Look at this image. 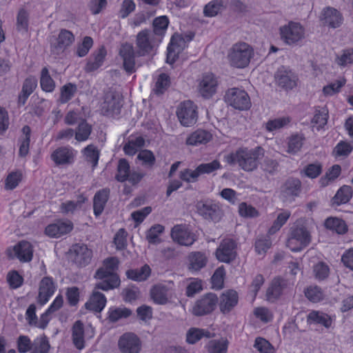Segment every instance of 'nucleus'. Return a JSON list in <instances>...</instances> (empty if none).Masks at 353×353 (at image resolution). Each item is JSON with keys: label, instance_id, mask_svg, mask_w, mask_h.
Wrapping results in <instances>:
<instances>
[{"label": "nucleus", "instance_id": "nucleus-1", "mask_svg": "<svg viewBox=\"0 0 353 353\" xmlns=\"http://www.w3.org/2000/svg\"><path fill=\"white\" fill-rule=\"evenodd\" d=\"M264 156V150L261 146L254 148L241 147L224 157V161L229 165L237 164L245 172L257 169L260 161Z\"/></svg>", "mask_w": 353, "mask_h": 353}, {"label": "nucleus", "instance_id": "nucleus-2", "mask_svg": "<svg viewBox=\"0 0 353 353\" xmlns=\"http://www.w3.org/2000/svg\"><path fill=\"white\" fill-rule=\"evenodd\" d=\"M119 261L117 257L110 256L105 259L103 262V266L99 268L96 273L95 277L101 280L96 284L95 289L109 290L116 288L120 285V279L115 272L118 269Z\"/></svg>", "mask_w": 353, "mask_h": 353}, {"label": "nucleus", "instance_id": "nucleus-3", "mask_svg": "<svg viewBox=\"0 0 353 353\" xmlns=\"http://www.w3.org/2000/svg\"><path fill=\"white\" fill-rule=\"evenodd\" d=\"M254 56V49L245 42H239L232 46L228 53L230 65L237 68L247 67Z\"/></svg>", "mask_w": 353, "mask_h": 353}, {"label": "nucleus", "instance_id": "nucleus-4", "mask_svg": "<svg viewBox=\"0 0 353 353\" xmlns=\"http://www.w3.org/2000/svg\"><path fill=\"white\" fill-rule=\"evenodd\" d=\"M198 214L204 219L219 222L223 216L221 205L219 202L207 199L199 201L196 204Z\"/></svg>", "mask_w": 353, "mask_h": 353}, {"label": "nucleus", "instance_id": "nucleus-5", "mask_svg": "<svg viewBox=\"0 0 353 353\" xmlns=\"http://www.w3.org/2000/svg\"><path fill=\"white\" fill-rule=\"evenodd\" d=\"M219 302L217 295L212 292L206 293L197 299L192 308V313L196 316H203L212 314Z\"/></svg>", "mask_w": 353, "mask_h": 353}, {"label": "nucleus", "instance_id": "nucleus-6", "mask_svg": "<svg viewBox=\"0 0 353 353\" xmlns=\"http://www.w3.org/2000/svg\"><path fill=\"white\" fill-rule=\"evenodd\" d=\"M225 101L229 105L239 110H248L252 105L248 94L238 88L228 89L225 92Z\"/></svg>", "mask_w": 353, "mask_h": 353}, {"label": "nucleus", "instance_id": "nucleus-7", "mask_svg": "<svg viewBox=\"0 0 353 353\" xmlns=\"http://www.w3.org/2000/svg\"><path fill=\"white\" fill-rule=\"evenodd\" d=\"M310 241V234L305 227L295 226L291 228L287 246L293 252H299L308 245Z\"/></svg>", "mask_w": 353, "mask_h": 353}, {"label": "nucleus", "instance_id": "nucleus-8", "mask_svg": "<svg viewBox=\"0 0 353 353\" xmlns=\"http://www.w3.org/2000/svg\"><path fill=\"white\" fill-rule=\"evenodd\" d=\"M176 115L182 125L192 126L197 121V107L190 100L183 101L177 108Z\"/></svg>", "mask_w": 353, "mask_h": 353}, {"label": "nucleus", "instance_id": "nucleus-9", "mask_svg": "<svg viewBox=\"0 0 353 353\" xmlns=\"http://www.w3.org/2000/svg\"><path fill=\"white\" fill-rule=\"evenodd\" d=\"M304 33L303 27L299 23L293 21L289 22L288 25L280 28L281 39L289 45L296 43L301 40Z\"/></svg>", "mask_w": 353, "mask_h": 353}, {"label": "nucleus", "instance_id": "nucleus-10", "mask_svg": "<svg viewBox=\"0 0 353 353\" xmlns=\"http://www.w3.org/2000/svg\"><path fill=\"white\" fill-rule=\"evenodd\" d=\"M77 152L70 146H60L50 154L51 160L57 166L74 163Z\"/></svg>", "mask_w": 353, "mask_h": 353}, {"label": "nucleus", "instance_id": "nucleus-11", "mask_svg": "<svg viewBox=\"0 0 353 353\" xmlns=\"http://www.w3.org/2000/svg\"><path fill=\"white\" fill-rule=\"evenodd\" d=\"M218 84V79L214 74L205 73L199 83L198 92L203 98L209 99L216 92Z\"/></svg>", "mask_w": 353, "mask_h": 353}, {"label": "nucleus", "instance_id": "nucleus-12", "mask_svg": "<svg viewBox=\"0 0 353 353\" xmlns=\"http://www.w3.org/2000/svg\"><path fill=\"white\" fill-rule=\"evenodd\" d=\"M171 237L173 241L179 245L190 246L196 240V236L185 225H176L171 230Z\"/></svg>", "mask_w": 353, "mask_h": 353}, {"label": "nucleus", "instance_id": "nucleus-13", "mask_svg": "<svg viewBox=\"0 0 353 353\" xmlns=\"http://www.w3.org/2000/svg\"><path fill=\"white\" fill-rule=\"evenodd\" d=\"M215 256L221 262L232 261L236 256V243L232 239H223L216 248Z\"/></svg>", "mask_w": 353, "mask_h": 353}, {"label": "nucleus", "instance_id": "nucleus-14", "mask_svg": "<svg viewBox=\"0 0 353 353\" xmlns=\"http://www.w3.org/2000/svg\"><path fill=\"white\" fill-rule=\"evenodd\" d=\"M73 228L74 225L71 221L60 219L48 224L45 228V234L50 238L58 239L69 234Z\"/></svg>", "mask_w": 353, "mask_h": 353}, {"label": "nucleus", "instance_id": "nucleus-15", "mask_svg": "<svg viewBox=\"0 0 353 353\" xmlns=\"http://www.w3.org/2000/svg\"><path fill=\"white\" fill-rule=\"evenodd\" d=\"M118 346L122 353H139L141 341L135 334L125 332L120 336Z\"/></svg>", "mask_w": 353, "mask_h": 353}, {"label": "nucleus", "instance_id": "nucleus-16", "mask_svg": "<svg viewBox=\"0 0 353 353\" xmlns=\"http://www.w3.org/2000/svg\"><path fill=\"white\" fill-rule=\"evenodd\" d=\"M57 290V284L52 276H44L39 283L37 303L41 305L46 304Z\"/></svg>", "mask_w": 353, "mask_h": 353}, {"label": "nucleus", "instance_id": "nucleus-17", "mask_svg": "<svg viewBox=\"0 0 353 353\" xmlns=\"http://www.w3.org/2000/svg\"><path fill=\"white\" fill-rule=\"evenodd\" d=\"M275 80L280 87L288 90L297 85L298 77L292 70L283 65L277 70Z\"/></svg>", "mask_w": 353, "mask_h": 353}, {"label": "nucleus", "instance_id": "nucleus-18", "mask_svg": "<svg viewBox=\"0 0 353 353\" xmlns=\"http://www.w3.org/2000/svg\"><path fill=\"white\" fill-rule=\"evenodd\" d=\"M119 54L123 60L124 70L129 74L134 73L136 71V54L133 46L128 42L122 43Z\"/></svg>", "mask_w": 353, "mask_h": 353}, {"label": "nucleus", "instance_id": "nucleus-19", "mask_svg": "<svg viewBox=\"0 0 353 353\" xmlns=\"http://www.w3.org/2000/svg\"><path fill=\"white\" fill-rule=\"evenodd\" d=\"M290 288L289 282L281 276L274 277L266 291L267 300L274 302Z\"/></svg>", "mask_w": 353, "mask_h": 353}, {"label": "nucleus", "instance_id": "nucleus-20", "mask_svg": "<svg viewBox=\"0 0 353 353\" xmlns=\"http://www.w3.org/2000/svg\"><path fill=\"white\" fill-rule=\"evenodd\" d=\"M239 303V294L234 290L223 292L219 299L220 312L223 314H230Z\"/></svg>", "mask_w": 353, "mask_h": 353}, {"label": "nucleus", "instance_id": "nucleus-21", "mask_svg": "<svg viewBox=\"0 0 353 353\" xmlns=\"http://www.w3.org/2000/svg\"><path fill=\"white\" fill-rule=\"evenodd\" d=\"M74 255V261L79 267L88 265L92 257V251L86 245L76 243L70 250Z\"/></svg>", "mask_w": 353, "mask_h": 353}, {"label": "nucleus", "instance_id": "nucleus-22", "mask_svg": "<svg viewBox=\"0 0 353 353\" xmlns=\"http://www.w3.org/2000/svg\"><path fill=\"white\" fill-rule=\"evenodd\" d=\"M151 35V31L148 29L142 30L137 34L136 45L137 53L139 56H145L152 50L153 45Z\"/></svg>", "mask_w": 353, "mask_h": 353}, {"label": "nucleus", "instance_id": "nucleus-23", "mask_svg": "<svg viewBox=\"0 0 353 353\" xmlns=\"http://www.w3.org/2000/svg\"><path fill=\"white\" fill-rule=\"evenodd\" d=\"M122 105L119 99L114 95L105 96L101 105V113L106 117H114L121 112Z\"/></svg>", "mask_w": 353, "mask_h": 353}, {"label": "nucleus", "instance_id": "nucleus-24", "mask_svg": "<svg viewBox=\"0 0 353 353\" xmlns=\"http://www.w3.org/2000/svg\"><path fill=\"white\" fill-rule=\"evenodd\" d=\"M321 20L329 27L336 28L342 24L343 18L339 10L334 8L327 7L322 12Z\"/></svg>", "mask_w": 353, "mask_h": 353}, {"label": "nucleus", "instance_id": "nucleus-25", "mask_svg": "<svg viewBox=\"0 0 353 353\" xmlns=\"http://www.w3.org/2000/svg\"><path fill=\"white\" fill-rule=\"evenodd\" d=\"M107 55V50L105 46H101L99 47L88 60L85 70L87 72H92L98 70L102 66L105 57Z\"/></svg>", "mask_w": 353, "mask_h": 353}, {"label": "nucleus", "instance_id": "nucleus-26", "mask_svg": "<svg viewBox=\"0 0 353 353\" xmlns=\"http://www.w3.org/2000/svg\"><path fill=\"white\" fill-rule=\"evenodd\" d=\"M13 251L17 259L21 262H30L33 257V249L32 245L26 241H21L13 248Z\"/></svg>", "mask_w": 353, "mask_h": 353}, {"label": "nucleus", "instance_id": "nucleus-27", "mask_svg": "<svg viewBox=\"0 0 353 353\" xmlns=\"http://www.w3.org/2000/svg\"><path fill=\"white\" fill-rule=\"evenodd\" d=\"M106 302V298L103 293L94 290L85 307L90 311L101 312L105 307Z\"/></svg>", "mask_w": 353, "mask_h": 353}, {"label": "nucleus", "instance_id": "nucleus-28", "mask_svg": "<svg viewBox=\"0 0 353 353\" xmlns=\"http://www.w3.org/2000/svg\"><path fill=\"white\" fill-rule=\"evenodd\" d=\"M85 330L81 321L74 322L72 327V340L74 346L79 350L85 347Z\"/></svg>", "mask_w": 353, "mask_h": 353}, {"label": "nucleus", "instance_id": "nucleus-29", "mask_svg": "<svg viewBox=\"0 0 353 353\" xmlns=\"http://www.w3.org/2000/svg\"><path fill=\"white\" fill-rule=\"evenodd\" d=\"M110 197V190L103 188L97 191L93 198V211L96 216L101 215Z\"/></svg>", "mask_w": 353, "mask_h": 353}, {"label": "nucleus", "instance_id": "nucleus-30", "mask_svg": "<svg viewBox=\"0 0 353 353\" xmlns=\"http://www.w3.org/2000/svg\"><path fill=\"white\" fill-rule=\"evenodd\" d=\"M212 139V135L207 130L198 129L192 132L186 139L188 145L195 146L201 144H206Z\"/></svg>", "mask_w": 353, "mask_h": 353}, {"label": "nucleus", "instance_id": "nucleus-31", "mask_svg": "<svg viewBox=\"0 0 353 353\" xmlns=\"http://www.w3.org/2000/svg\"><path fill=\"white\" fill-rule=\"evenodd\" d=\"M188 268L191 271H199L206 265L208 258L204 252H192L188 254Z\"/></svg>", "mask_w": 353, "mask_h": 353}, {"label": "nucleus", "instance_id": "nucleus-32", "mask_svg": "<svg viewBox=\"0 0 353 353\" xmlns=\"http://www.w3.org/2000/svg\"><path fill=\"white\" fill-rule=\"evenodd\" d=\"M307 322L308 324H316L330 328L332 326V319L330 315L326 313L312 310L307 316Z\"/></svg>", "mask_w": 353, "mask_h": 353}, {"label": "nucleus", "instance_id": "nucleus-33", "mask_svg": "<svg viewBox=\"0 0 353 353\" xmlns=\"http://www.w3.org/2000/svg\"><path fill=\"white\" fill-rule=\"evenodd\" d=\"M328 118L329 112L326 107L316 108L311 121L312 129H316L319 131L323 128L327 123Z\"/></svg>", "mask_w": 353, "mask_h": 353}, {"label": "nucleus", "instance_id": "nucleus-34", "mask_svg": "<svg viewBox=\"0 0 353 353\" xmlns=\"http://www.w3.org/2000/svg\"><path fill=\"white\" fill-rule=\"evenodd\" d=\"M74 41L73 33L66 29H61L57 38V42L52 47L57 50H64L69 47Z\"/></svg>", "mask_w": 353, "mask_h": 353}, {"label": "nucleus", "instance_id": "nucleus-35", "mask_svg": "<svg viewBox=\"0 0 353 353\" xmlns=\"http://www.w3.org/2000/svg\"><path fill=\"white\" fill-rule=\"evenodd\" d=\"M151 268L145 264L139 269H130L126 272L127 277L132 281L141 282L146 281L151 275Z\"/></svg>", "mask_w": 353, "mask_h": 353}, {"label": "nucleus", "instance_id": "nucleus-36", "mask_svg": "<svg viewBox=\"0 0 353 353\" xmlns=\"http://www.w3.org/2000/svg\"><path fill=\"white\" fill-rule=\"evenodd\" d=\"M325 227L339 234H344L347 230L348 228L345 221L337 217H328L325 219L324 223Z\"/></svg>", "mask_w": 353, "mask_h": 353}, {"label": "nucleus", "instance_id": "nucleus-37", "mask_svg": "<svg viewBox=\"0 0 353 353\" xmlns=\"http://www.w3.org/2000/svg\"><path fill=\"white\" fill-rule=\"evenodd\" d=\"M168 288L163 285H155L150 290V295L154 303L164 305L168 301Z\"/></svg>", "mask_w": 353, "mask_h": 353}, {"label": "nucleus", "instance_id": "nucleus-38", "mask_svg": "<svg viewBox=\"0 0 353 353\" xmlns=\"http://www.w3.org/2000/svg\"><path fill=\"white\" fill-rule=\"evenodd\" d=\"M92 132V126L85 119H81L74 130V138L79 142L87 141Z\"/></svg>", "mask_w": 353, "mask_h": 353}, {"label": "nucleus", "instance_id": "nucleus-39", "mask_svg": "<svg viewBox=\"0 0 353 353\" xmlns=\"http://www.w3.org/2000/svg\"><path fill=\"white\" fill-rule=\"evenodd\" d=\"M353 191L350 185H344L341 187L332 199L333 204L340 205L347 203L352 197Z\"/></svg>", "mask_w": 353, "mask_h": 353}, {"label": "nucleus", "instance_id": "nucleus-40", "mask_svg": "<svg viewBox=\"0 0 353 353\" xmlns=\"http://www.w3.org/2000/svg\"><path fill=\"white\" fill-rule=\"evenodd\" d=\"M77 92V86L73 83H67L60 89V96L59 101L61 104L68 103Z\"/></svg>", "mask_w": 353, "mask_h": 353}, {"label": "nucleus", "instance_id": "nucleus-41", "mask_svg": "<svg viewBox=\"0 0 353 353\" xmlns=\"http://www.w3.org/2000/svg\"><path fill=\"white\" fill-rule=\"evenodd\" d=\"M23 136L19 139L20 145L19 154L25 157L29 152L31 129L28 125H24L21 130Z\"/></svg>", "mask_w": 353, "mask_h": 353}, {"label": "nucleus", "instance_id": "nucleus-42", "mask_svg": "<svg viewBox=\"0 0 353 353\" xmlns=\"http://www.w3.org/2000/svg\"><path fill=\"white\" fill-rule=\"evenodd\" d=\"M341 173V168L339 165L335 164L327 170L325 174L319 179V184L321 187L327 186L331 182L336 180Z\"/></svg>", "mask_w": 353, "mask_h": 353}, {"label": "nucleus", "instance_id": "nucleus-43", "mask_svg": "<svg viewBox=\"0 0 353 353\" xmlns=\"http://www.w3.org/2000/svg\"><path fill=\"white\" fill-rule=\"evenodd\" d=\"M40 86L46 92H52L55 89V82L51 77L46 67L42 68L40 77Z\"/></svg>", "mask_w": 353, "mask_h": 353}, {"label": "nucleus", "instance_id": "nucleus-44", "mask_svg": "<svg viewBox=\"0 0 353 353\" xmlns=\"http://www.w3.org/2000/svg\"><path fill=\"white\" fill-rule=\"evenodd\" d=\"M108 313L109 321L115 323L121 319H125L130 316L132 314V311L125 307H112L109 308Z\"/></svg>", "mask_w": 353, "mask_h": 353}, {"label": "nucleus", "instance_id": "nucleus-45", "mask_svg": "<svg viewBox=\"0 0 353 353\" xmlns=\"http://www.w3.org/2000/svg\"><path fill=\"white\" fill-rule=\"evenodd\" d=\"M169 23V19L165 15L156 17L153 20L152 23L154 34L157 36H164L168 28Z\"/></svg>", "mask_w": 353, "mask_h": 353}, {"label": "nucleus", "instance_id": "nucleus-46", "mask_svg": "<svg viewBox=\"0 0 353 353\" xmlns=\"http://www.w3.org/2000/svg\"><path fill=\"white\" fill-rule=\"evenodd\" d=\"M305 137L303 134H294L290 136L288 143V152L290 154H296L301 149Z\"/></svg>", "mask_w": 353, "mask_h": 353}, {"label": "nucleus", "instance_id": "nucleus-47", "mask_svg": "<svg viewBox=\"0 0 353 353\" xmlns=\"http://www.w3.org/2000/svg\"><path fill=\"white\" fill-rule=\"evenodd\" d=\"M323 171V165L320 162L309 163L301 171L302 176L314 179L319 177Z\"/></svg>", "mask_w": 353, "mask_h": 353}, {"label": "nucleus", "instance_id": "nucleus-48", "mask_svg": "<svg viewBox=\"0 0 353 353\" xmlns=\"http://www.w3.org/2000/svg\"><path fill=\"white\" fill-rule=\"evenodd\" d=\"M305 297L312 303H319L323 300L324 292L322 289L317 285H310L304 290Z\"/></svg>", "mask_w": 353, "mask_h": 353}, {"label": "nucleus", "instance_id": "nucleus-49", "mask_svg": "<svg viewBox=\"0 0 353 353\" xmlns=\"http://www.w3.org/2000/svg\"><path fill=\"white\" fill-rule=\"evenodd\" d=\"M165 228L161 224L152 225L146 232V239L150 244H158L161 242L160 236L164 232Z\"/></svg>", "mask_w": 353, "mask_h": 353}, {"label": "nucleus", "instance_id": "nucleus-50", "mask_svg": "<svg viewBox=\"0 0 353 353\" xmlns=\"http://www.w3.org/2000/svg\"><path fill=\"white\" fill-rule=\"evenodd\" d=\"M203 336L210 338V332L203 329L191 327L187 332L186 341L190 344H194Z\"/></svg>", "mask_w": 353, "mask_h": 353}, {"label": "nucleus", "instance_id": "nucleus-51", "mask_svg": "<svg viewBox=\"0 0 353 353\" xmlns=\"http://www.w3.org/2000/svg\"><path fill=\"white\" fill-rule=\"evenodd\" d=\"M224 0H212L207 3L203 8L205 17H212L217 15L223 9Z\"/></svg>", "mask_w": 353, "mask_h": 353}, {"label": "nucleus", "instance_id": "nucleus-52", "mask_svg": "<svg viewBox=\"0 0 353 353\" xmlns=\"http://www.w3.org/2000/svg\"><path fill=\"white\" fill-rule=\"evenodd\" d=\"M145 144L144 139L139 136L130 140L123 147L125 153L128 155L135 154Z\"/></svg>", "mask_w": 353, "mask_h": 353}, {"label": "nucleus", "instance_id": "nucleus-53", "mask_svg": "<svg viewBox=\"0 0 353 353\" xmlns=\"http://www.w3.org/2000/svg\"><path fill=\"white\" fill-rule=\"evenodd\" d=\"M83 155L86 160L92 163L93 168L98 165L100 152L93 144L88 145L83 150Z\"/></svg>", "mask_w": 353, "mask_h": 353}, {"label": "nucleus", "instance_id": "nucleus-54", "mask_svg": "<svg viewBox=\"0 0 353 353\" xmlns=\"http://www.w3.org/2000/svg\"><path fill=\"white\" fill-rule=\"evenodd\" d=\"M329 265L323 261L315 264L313 267V274L315 279L319 281L325 280L330 275Z\"/></svg>", "mask_w": 353, "mask_h": 353}, {"label": "nucleus", "instance_id": "nucleus-55", "mask_svg": "<svg viewBox=\"0 0 353 353\" xmlns=\"http://www.w3.org/2000/svg\"><path fill=\"white\" fill-rule=\"evenodd\" d=\"M129 175L130 165L126 159H121L119 161L117 173L115 178L119 182H125L129 179Z\"/></svg>", "mask_w": 353, "mask_h": 353}, {"label": "nucleus", "instance_id": "nucleus-56", "mask_svg": "<svg viewBox=\"0 0 353 353\" xmlns=\"http://www.w3.org/2000/svg\"><path fill=\"white\" fill-rule=\"evenodd\" d=\"M228 341L227 339L212 340L208 344L209 353H227Z\"/></svg>", "mask_w": 353, "mask_h": 353}, {"label": "nucleus", "instance_id": "nucleus-57", "mask_svg": "<svg viewBox=\"0 0 353 353\" xmlns=\"http://www.w3.org/2000/svg\"><path fill=\"white\" fill-rule=\"evenodd\" d=\"M23 175L21 171L11 172L5 179V189L12 190L16 188L21 181Z\"/></svg>", "mask_w": 353, "mask_h": 353}, {"label": "nucleus", "instance_id": "nucleus-58", "mask_svg": "<svg viewBox=\"0 0 353 353\" xmlns=\"http://www.w3.org/2000/svg\"><path fill=\"white\" fill-rule=\"evenodd\" d=\"M353 150V146L348 142L340 141L333 150V156L335 158L347 157Z\"/></svg>", "mask_w": 353, "mask_h": 353}, {"label": "nucleus", "instance_id": "nucleus-59", "mask_svg": "<svg viewBox=\"0 0 353 353\" xmlns=\"http://www.w3.org/2000/svg\"><path fill=\"white\" fill-rule=\"evenodd\" d=\"M346 83V79L343 77L336 81L331 83L323 88V93L325 96H333L341 91L342 87Z\"/></svg>", "mask_w": 353, "mask_h": 353}, {"label": "nucleus", "instance_id": "nucleus-60", "mask_svg": "<svg viewBox=\"0 0 353 353\" xmlns=\"http://www.w3.org/2000/svg\"><path fill=\"white\" fill-rule=\"evenodd\" d=\"M291 119L289 117H283L274 119L269 120L265 123V129L268 132H273L276 130H279L284 126L287 125Z\"/></svg>", "mask_w": 353, "mask_h": 353}, {"label": "nucleus", "instance_id": "nucleus-61", "mask_svg": "<svg viewBox=\"0 0 353 353\" xmlns=\"http://www.w3.org/2000/svg\"><path fill=\"white\" fill-rule=\"evenodd\" d=\"M290 216V212L285 211L278 214L276 219L274 221L272 225L268 230V234L273 235L278 232L281 227L287 222Z\"/></svg>", "mask_w": 353, "mask_h": 353}, {"label": "nucleus", "instance_id": "nucleus-62", "mask_svg": "<svg viewBox=\"0 0 353 353\" xmlns=\"http://www.w3.org/2000/svg\"><path fill=\"white\" fill-rule=\"evenodd\" d=\"M28 12L21 8L19 10L17 17V29L19 32H28Z\"/></svg>", "mask_w": 353, "mask_h": 353}, {"label": "nucleus", "instance_id": "nucleus-63", "mask_svg": "<svg viewBox=\"0 0 353 353\" xmlns=\"http://www.w3.org/2000/svg\"><path fill=\"white\" fill-rule=\"evenodd\" d=\"M225 271L223 266L219 267L211 277V283L213 288L220 290L223 287Z\"/></svg>", "mask_w": 353, "mask_h": 353}, {"label": "nucleus", "instance_id": "nucleus-64", "mask_svg": "<svg viewBox=\"0 0 353 353\" xmlns=\"http://www.w3.org/2000/svg\"><path fill=\"white\" fill-rule=\"evenodd\" d=\"M254 347L260 353H275L273 345L268 340L262 337L256 338Z\"/></svg>", "mask_w": 353, "mask_h": 353}]
</instances>
